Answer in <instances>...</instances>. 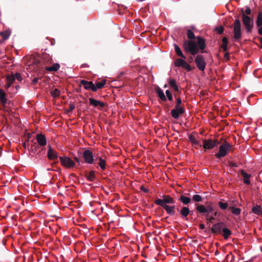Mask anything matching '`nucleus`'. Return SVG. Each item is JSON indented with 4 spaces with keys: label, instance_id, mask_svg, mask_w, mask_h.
Instances as JSON below:
<instances>
[{
    "label": "nucleus",
    "instance_id": "27",
    "mask_svg": "<svg viewBox=\"0 0 262 262\" xmlns=\"http://www.w3.org/2000/svg\"><path fill=\"white\" fill-rule=\"evenodd\" d=\"M224 239H228L229 236L231 235V231L228 228H226L225 226L223 228L222 233H221Z\"/></svg>",
    "mask_w": 262,
    "mask_h": 262
},
{
    "label": "nucleus",
    "instance_id": "21",
    "mask_svg": "<svg viewBox=\"0 0 262 262\" xmlns=\"http://www.w3.org/2000/svg\"><path fill=\"white\" fill-rule=\"evenodd\" d=\"M98 162H95V164L98 165L100 166L101 170H104L106 168V162L104 159H103L101 157L97 158Z\"/></svg>",
    "mask_w": 262,
    "mask_h": 262
},
{
    "label": "nucleus",
    "instance_id": "55",
    "mask_svg": "<svg viewBox=\"0 0 262 262\" xmlns=\"http://www.w3.org/2000/svg\"><path fill=\"white\" fill-rule=\"evenodd\" d=\"M207 213L211 212L213 210V208L211 206H207L206 207Z\"/></svg>",
    "mask_w": 262,
    "mask_h": 262
},
{
    "label": "nucleus",
    "instance_id": "2",
    "mask_svg": "<svg viewBox=\"0 0 262 262\" xmlns=\"http://www.w3.org/2000/svg\"><path fill=\"white\" fill-rule=\"evenodd\" d=\"M241 17L246 33H251L253 27V17L244 14L243 9L241 10Z\"/></svg>",
    "mask_w": 262,
    "mask_h": 262
},
{
    "label": "nucleus",
    "instance_id": "63",
    "mask_svg": "<svg viewBox=\"0 0 262 262\" xmlns=\"http://www.w3.org/2000/svg\"><path fill=\"white\" fill-rule=\"evenodd\" d=\"M244 183L247 184V185H249L250 184V181L249 180V179H245L244 180Z\"/></svg>",
    "mask_w": 262,
    "mask_h": 262
},
{
    "label": "nucleus",
    "instance_id": "25",
    "mask_svg": "<svg viewBox=\"0 0 262 262\" xmlns=\"http://www.w3.org/2000/svg\"><path fill=\"white\" fill-rule=\"evenodd\" d=\"M173 47H174V51L176 52V54L178 56H180V57H181V58H182V59L183 58L186 59V57L183 54L180 48L177 44H175V43L173 45Z\"/></svg>",
    "mask_w": 262,
    "mask_h": 262
},
{
    "label": "nucleus",
    "instance_id": "64",
    "mask_svg": "<svg viewBox=\"0 0 262 262\" xmlns=\"http://www.w3.org/2000/svg\"><path fill=\"white\" fill-rule=\"evenodd\" d=\"M11 84H12L11 83L7 82V83L6 84L5 87L7 90V89H8L9 88H10L11 86Z\"/></svg>",
    "mask_w": 262,
    "mask_h": 262
},
{
    "label": "nucleus",
    "instance_id": "60",
    "mask_svg": "<svg viewBox=\"0 0 262 262\" xmlns=\"http://www.w3.org/2000/svg\"><path fill=\"white\" fill-rule=\"evenodd\" d=\"M193 56L192 55V56H190L188 58V62L191 63V62H192L193 61Z\"/></svg>",
    "mask_w": 262,
    "mask_h": 262
},
{
    "label": "nucleus",
    "instance_id": "54",
    "mask_svg": "<svg viewBox=\"0 0 262 262\" xmlns=\"http://www.w3.org/2000/svg\"><path fill=\"white\" fill-rule=\"evenodd\" d=\"M258 28V33L259 35L262 36V25L259 26H256Z\"/></svg>",
    "mask_w": 262,
    "mask_h": 262
},
{
    "label": "nucleus",
    "instance_id": "22",
    "mask_svg": "<svg viewBox=\"0 0 262 262\" xmlns=\"http://www.w3.org/2000/svg\"><path fill=\"white\" fill-rule=\"evenodd\" d=\"M166 211V212L170 215H173L175 214V206H168V205H164V206L162 207Z\"/></svg>",
    "mask_w": 262,
    "mask_h": 262
},
{
    "label": "nucleus",
    "instance_id": "59",
    "mask_svg": "<svg viewBox=\"0 0 262 262\" xmlns=\"http://www.w3.org/2000/svg\"><path fill=\"white\" fill-rule=\"evenodd\" d=\"M229 257H231V260H230V262H233L234 261V255H232V254H230V255H227V258H229Z\"/></svg>",
    "mask_w": 262,
    "mask_h": 262
},
{
    "label": "nucleus",
    "instance_id": "46",
    "mask_svg": "<svg viewBox=\"0 0 262 262\" xmlns=\"http://www.w3.org/2000/svg\"><path fill=\"white\" fill-rule=\"evenodd\" d=\"M214 30L217 31L219 34H222L224 31V28L222 26L216 27L215 28Z\"/></svg>",
    "mask_w": 262,
    "mask_h": 262
},
{
    "label": "nucleus",
    "instance_id": "36",
    "mask_svg": "<svg viewBox=\"0 0 262 262\" xmlns=\"http://www.w3.org/2000/svg\"><path fill=\"white\" fill-rule=\"evenodd\" d=\"M174 96L176 99L175 107H184L182 105V101L180 97H178L176 94H174Z\"/></svg>",
    "mask_w": 262,
    "mask_h": 262
},
{
    "label": "nucleus",
    "instance_id": "14",
    "mask_svg": "<svg viewBox=\"0 0 262 262\" xmlns=\"http://www.w3.org/2000/svg\"><path fill=\"white\" fill-rule=\"evenodd\" d=\"M89 100L91 105H92L95 107H97L99 110H101L106 105V103L95 100L92 98H90Z\"/></svg>",
    "mask_w": 262,
    "mask_h": 262
},
{
    "label": "nucleus",
    "instance_id": "7",
    "mask_svg": "<svg viewBox=\"0 0 262 262\" xmlns=\"http://www.w3.org/2000/svg\"><path fill=\"white\" fill-rule=\"evenodd\" d=\"M220 143L217 140L204 139L203 140V146L205 149H212Z\"/></svg>",
    "mask_w": 262,
    "mask_h": 262
},
{
    "label": "nucleus",
    "instance_id": "20",
    "mask_svg": "<svg viewBox=\"0 0 262 262\" xmlns=\"http://www.w3.org/2000/svg\"><path fill=\"white\" fill-rule=\"evenodd\" d=\"M42 60L44 64H51L52 62V58L51 56L46 53L43 54Z\"/></svg>",
    "mask_w": 262,
    "mask_h": 262
},
{
    "label": "nucleus",
    "instance_id": "32",
    "mask_svg": "<svg viewBox=\"0 0 262 262\" xmlns=\"http://www.w3.org/2000/svg\"><path fill=\"white\" fill-rule=\"evenodd\" d=\"M106 80L105 79H102L99 82H97L96 84H95V87L96 88V92L98 89H101L104 88V85L105 84Z\"/></svg>",
    "mask_w": 262,
    "mask_h": 262
},
{
    "label": "nucleus",
    "instance_id": "11",
    "mask_svg": "<svg viewBox=\"0 0 262 262\" xmlns=\"http://www.w3.org/2000/svg\"><path fill=\"white\" fill-rule=\"evenodd\" d=\"M224 226H225V223L222 222H220L212 225L210 229L212 232L214 234H221Z\"/></svg>",
    "mask_w": 262,
    "mask_h": 262
},
{
    "label": "nucleus",
    "instance_id": "33",
    "mask_svg": "<svg viewBox=\"0 0 262 262\" xmlns=\"http://www.w3.org/2000/svg\"><path fill=\"white\" fill-rule=\"evenodd\" d=\"M223 43L221 46V48L223 49V51L226 52L228 50V41L227 37H224L222 38Z\"/></svg>",
    "mask_w": 262,
    "mask_h": 262
},
{
    "label": "nucleus",
    "instance_id": "40",
    "mask_svg": "<svg viewBox=\"0 0 262 262\" xmlns=\"http://www.w3.org/2000/svg\"><path fill=\"white\" fill-rule=\"evenodd\" d=\"M51 94L53 97L56 98L59 96L60 92L58 89H55L51 92Z\"/></svg>",
    "mask_w": 262,
    "mask_h": 262
},
{
    "label": "nucleus",
    "instance_id": "9",
    "mask_svg": "<svg viewBox=\"0 0 262 262\" xmlns=\"http://www.w3.org/2000/svg\"><path fill=\"white\" fill-rule=\"evenodd\" d=\"M194 61L197 68L200 71H204L206 67V63L203 56L201 54L197 55Z\"/></svg>",
    "mask_w": 262,
    "mask_h": 262
},
{
    "label": "nucleus",
    "instance_id": "56",
    "mask_svg": "<svg viewBox=\"0 0 262 262\" xmlns=\"http://www.w3.org/2000/svg\"><path fill=\"white\" fill-rule=\"evenodd\" d=\"M140 190L144 191V192H148L149 190L146 188L144 187V186L142 185L140 187Z\"/></svg>",
    "mask_w": 262,
    "mask_h": 262
},
{
    "label": "nucleus",
    "instance_id": "3",
    "mask_svg": "<svg viewBox=\"0 0 262 262\" xmlns=\"http://www.w3.org/2000/svg\"><path fill=\"white\" fill-rule=\"evenodd\" d=\"M230 145L227 141H225L224 143L220 146L219 151L214 155L216 158L221 159V158L226 156L231 148Z\"/></svg>",
    "mask_w": 262,
    "mask_h": 262
},
{
    "label": "nucleus",
    "instance_id": "48",
    "mask_svg": "<svg viewBox=\"0 0 262 262\" xmlns=\"http://www.w3.org/2000/svg\"><path fill=\"white\" fill-rule=\"evenodd\" d=\"M206 219L208 221L207 224L209 225V226H210L209 223H212L213 221L215 220V218L214 216H209L208 214H207Z\"/></svg>",
    "mask_w": 262,
    "mask_h": 262
},
{
    "label": "nucleus",
    "instance_id": "49",
    "mask_svg": "<svg viewBox=\"0 0 262 262\" xmlns=\"http://www.w3.org/2000/svg\"><path fill=\"white\" fill-rule=\"evenodd\" d=\"M5 98H6V93L3 89H0V101Z\"/></svg>",
    "mask_w": 262,
    "mask_h": 262
},
{
    "label": "nucleus",
    "instance_id": "57",
    "mask_svg": "<svg viewBox=\"0 0 262 262\" xmlns=\"http://www.w3.org/2000/svg\"><path fill=\"white\" fill-rule=\"evenodd\" d=\"M259 41L260 43V45L257 44L258 47H259L260 49H262V37H258Z\"/></svg>",
    "mask_w": 262,
    "mask_h": 262
},
{
    "label": "nucleus",
    "instance_id": "42",
    "mask_svg": "<svg viewBox=\"0 0 262 262\" xmlns=\"http://www.w3.org/2000/svg\"><path fill=\"white\" fill-rule=\"evenodd\" d=\"M192 199L195 202H200L203 201L202 197L199 194H195L193 195Z\"/></svg>",
    "mask_w": 262,
    "mask_h": 262
},
{
    "label": "nucleus",
    "instance_id": "53",
    "mask_svg": "<svg viewBox=\"0 0 262 262\" xmlns=\"http://www.w3.org/2000/svg\"><path fill=\"white\" fill-rule=\"evenodd\" d=\"M228 165L231 167H236L238 166L237 164L236 163H234L231 161L228 162Z\"/></svg>",
    "mask_w": 262,
    "mask_h": 262
},
{
    "label": "nucleus",
    "instance_id": "12",
    "mask_svg": "<svg viewBox=\"0 0 262 262\" xmlns=\"http://www.w3.org/2000/svg\"><path fill=\"white\" fill-rule=\"evenodd\" d=\"M80 85H83L84 89L86 90H91L93 92H96L95 84L92 81H88L85 80H81L80 81Z\"/></svg>",
    "mask_w": 262,
    "mask_h": 262
},
{
    "label": "nucleus",
    "instance_id": "50",
    "mask_svg": "<svg viewBox=\"0 0 262 262\" xmlns=\"http://www.w3.org/2000/svg\"><path fill=\"white\" fill-rule=\"evenodd\" d=\"M14 77H15V80L17 79L19 81H21L23 79L21 74L19 73H15L14 75Z\"/></svg>",
    "mask_w": 262,
    "mask_h": 262
},
{
    "label": "nucleus",
    "instance_id": "26",
    "mask_svg": "<svg viewBox=\"0 0 262 262\" xmlns=\"http://www.w3.org/2000/svg\"><path fill=\"white\" fill-rule=\"evenodd\" d=\"M168 83H169L170 86L173 89L174 91H176L177 92L179 91V87L176 83V81L175 79H169L168 80Z\"/></svg>",
    "mask_w": 262,
    "mask_h": 262
},
{
    "label": "nucleus",
    "instance_id": "45",
    "mask_svg": "<svg viewBox=\"0 0 262 262\" xmlns=\"http://www.w3.org/2000/svg\"><path fill=\"white\" fill-rule=\"evenodd\" d=\"M240 172L241 175L244 178V180L249 179L251 177L250 174L246 173L243 169L241 170Z\"/></svg>",
    "mask_w": 262,
    "mask_h": 262
},
{
    "label": "nucleus",
    "instance_id": "61",
    "mask_svg": "<svg viewBox=\"0 0 262 262\" xmlns=\"http://www.w3.org/2000/svg\"><path fill=\"white\" fill-rule=\"evenodd\" d=\"M224 58L227 60H229L230 58V56L228 53H226L224 55Z\"/></svg>",
    "mask_w": 262,
    "mask_h": 262
},
{
    "label": "nucleus",
    "instance_id": "41",
    "mask_svg": "<svg viewBox=\"0 0 262 262\" xmlns=\"http://www.w3.org/2000/svg\"><path fill=\"white\" fill-rule=\"evenodd\" d=\"M187 36L190 40H192L195 38V36L193 32L189 29L187 31Z\"/></svg>",
    "mask_w": 262,
    "mask_h": 262
},
{
    "label": "nucleus",
    "instance_id": "4",
    "mask_svg": "<svg viewBox=\"0 0 262 262\" xmlns=\"http://www.w3.org/2000/svg\"><path fill=\"white\" fill-rule=\"evenodd\" d=\"M233 37L235 41H239L242 38V24L238 17L234 21Z\"/></svg>",
    "mask_w": 262,
    "mask_h": 262
},
{
    "label": "nucleus",
    "instance_id": "17",
    "mask_svg": "<svg viewBox=\"0 0 262 262\" xmlns=\"http://www.w3.org/2000/svg\"><path fill=\"white\" fill-rule=\"evenodd\" d=\"M191 211L187 207H182L180 210V213L182 219L184 220L188 221V215L190 214Z\"/></svg>",
    "mask_w": 262,
    "mask_h": 262
},
{
    "label": "nucleus",
    "instance_id": "24",
    "mask_svg": "<svg viewBox=\"0 0 262 262\" xmlns=\"http://www.w3.org/2000/svg\"><path fill=\"white\" fill-rule=\"evenodd\" d=\"M252 212L257 215L262 216V208L260 206L256 205L252 208Z\"/></svg>",
    "mask_w": 262,
    "mask_h": 262
},
{
    "label": "nucleus",
    "instance_id": "51",
    "mask_svg": "<svg viewBox=\"0 0 262 262\" xmlns=\"http://www.w3.org/2000/svg\"><path fill=\"white\" fill-rule=\"evenodd\" d=\"M244 14L247 15V16H249L251 14V10L250 7H247L245 11H244Z\"/></svg>",
    "mask_w": 262,
    "mask_h": 262
},
{
    "label": "nucleus",
    "instance_id": "28",
    "mask_svg": "<svg viewBox=\"0 0 262 262\" xmlns=\"http://www.w3.org/2000/svg\"><path fill=\"white\" fill-rule=\"evenodd\" d=\"M60 68L59 64L56 63L53 64L51 67H46V70L49 72H56L59 70Z\"/></svg>",
    "mask_w": 262,
    "mask_h": 262
},
{
    "label": "nucleus",
    "instance_id": "5",
    "mask_svg": "<svg viewBox=\"0 0 262 262\" xmlns=\"http://www.w3.org/2000/svg\"><path fill=\"white\" fill-rule=\"evenodd\" d=\"M155 203L161 207L167 205V204H174V200L169 195H163L162 199H157L155 201Z\"/></svg>",
    "mask_w": 262,
    "mask_h": 262
},
{
    "label": "nucleus",
    "instance_id": "35",
    "mask_svg": "<svg viewBox=\"0 0 262 262\" xmlns=\"http://www.w3.org/2000/svg\"><path fill=\"white\" fill-rule=\"evenodd\" d=\"M256 26H262V12H259L255 21Z\"/></svg>",
    "mask_w": 262,
    "mask_h": 262
},
{
    "label": "nucleus",
    "instance_id": "10",
    "mask_svg": "<svg viewBox=\"0 0 262 262\" xmlns=\"http://www.w3.org/2000/svg\"><path fill=\"white\" fill-rule=\"evenodd\" d=\"M185 59L178 58L174 62V65L176 67H182L183 68L187 70V71H190L192 70L191 66L185 61Z\"/></svg>",
    "mask_w": 262,
    "mask_h": 262
},
{
    "label": "nucleus",
    "instance_id": "38",
    "mask_svg": "<svg viewBox=\"0 0 262 262\" xmlns=\"http://www.w3.org/2000/svg\"><path fill=\"white\" fill-rule=\"evenodd\" d=\"M232 213L235 215H239L241 213V210L240 208H234V207H231L229 208Z\"/></svg>",
    "mask_w": 262,
    "mask_h": 262
},
{
    "label": "nucleus",
    "instance_id": "47",
    "mask_svg": "<svg viewBox=\"0 0 262 262\" xmlns=\"http://www.w3.org/2000/svg\"><path fill=\"white\" fill-rule=\"evenodd\" d=\"M165 94L167 97V99H168L170 101L173 100L172 95L169 90H166Z\"/></svg>",
    "mask_w": 262,
    "mask_h": 262
},
{
    "label": "nucleus",
    "instance_id": "37",
    "mask_svg": "<svg viewBox=\"0 0 262 262\" xmlns=\"http://www.w3.org/2000/svg\"><path fill=\"white\" fill-rule=\"evenodd\" d=\"M7 101H8V99L7 98L4 99V100H2L0 101L2 103V109H3V111H4L5 112H8V109L7 106Z\"/></svg>",
    "mask_w": 262,
    "mask_h": 262
},
{
    "label": "nucleus",
    "instance_id": "16",
    "mask_svg": "<svg viewBox=\"0 0 262 262\" xmlns=\"http://www.w3.org/2000/svg\"><path fill=\"white\" fill-rule=\"evenodd\" d=\"M197 40V46L199 48V50H200V52L203 53L205 52L204 49L206 47L205 40L200 36H197L196 37Z\"/></svg>",
    "mask_w": 262,
    "mask_h": 262
},
{
    "label": "nucleus",
    "instance_id": "44",
    "mask_svg": "<svg viewBox=\"0 0 262 262\" xmlns=\"http://www.w3.org/2000/svg\"><path fill=\"white\" fill-rule=\"evenodd\" d=\"M218 205L222 210H225L228 208V204L227 203H223L222 202H219L218 203Z\"/></svg>",
    "mask_w": 262,
    "mask_h": 262
},
{
    "label": "nucleus",
    "instance_id": "34",
    "mask_svg": "<svg viewBox=\"0 0 262 262\" xmlns=\"http://www.w3.org/2000/svg\"><path fill=\"white\" fill-rule=\"evenodd\" d=\"M188 138L191 143H192L194 145H199L200 146H201V145L200 142L196 140L194 136H193L192 135H189Z\"/></svg>",
    "mask_w": 262,
    "mask_h": 262
},
{
    "label": "nucleus",
    "instance_id": "15",
    "mask_svg": "<svg viewBox=\"0 0 262 262\" xmlns=\"http://www.w3.org/2000/svg\"><path fill=\"white\" fill-rule=\"evenodd\" d=\"M48 150L47 154V157L50 160H55L58 158L57 152L53 149L50 145H48Z\"/></svg>",
    "mask_w": 262,
    "mask_h": 262
},
{
    "label": "nucleus",
    "instance_id": "18",
    "mask_svg": "<svg viewBox=\"0 0 262 262\" xmlns=\"http://www.w3.org/2000/svg\"><path fill=\"white\" fill-rule=\"evenodd\" d=\"M36 140L38 144L40 146H43L47 144L46 138L45 136L42 134H39L37 135Z\"/></svg>",
    "mask_w": 262,
    "mask_h": 262
},
{
    "label": "nucleus",
    "instance_id": "29",
    "mask_svg": "<svg viewBox=\"0 0 262 262\" xmlns=\"http://www.w3.org/2000/svg\"><path fill=\"white\" fill-rule=\"evenodd\" d=\"M0 35L3 37V40L0 41L2 43L4 40H7L10 35V32L8 30L0 32Z\"/></svg>",
    "mask_w": 262,
    "mask_h": 262
},
{
    "label": "nucleus",
    "instance_id": "39",
    "mask_svg": "<svg viewBox=\"0 0 262 262\" xmlns=\"http://www.w3.org/2000/svg\"><path fill=\"white\" fill-rule=\"evenodd\" d=\"M31 142L32 143L31 148H30V151L34 154H35L37 152V148H38V145H37L36 142H34L33 140H31Z\"/></svg>",
    "mask_w": 262,
    "mask_h": 262
},
{
    "label": "nucleus",
    "instance_id": "13",
    "mask_svg": "<svg viewBox=\"0 0 262 262\" xmlns=\"http://www.w3.org/2000/svg\"><path fill=\"white\" fill-rule=\"evenodd\" d=\"M185 113L184 107H174L171 111V116L176 119L179 118L180 115L183 114Z\"/></svg>",
    "mask_w": 262,
    "mask_h": 262
},
{
    "label": "nucleus",
    "instance_id": "31",
    "mask_svg": "<svg viewBox=\"0 0 262 262\" xmlns=\"http://www.w3.org/2000/svg\"><path fill=\"white\" fill-rule=\"evenodd\" d=\"M85 177L88 181L93 182L95 179V171L91 170L89 173H86Z\"/></svg>",
    "mask_w": 262,
    "mask_h": 262
},
{
    "label": "nucleus",
    "instance_id": "6",
    "mask_svg": "<svg viewBox=\"0 0 262 262\" xmlns=\"http://www.w3.org/2000/svg\"><path fill=\"white\" fill-rule=\"evenodd\" d=\"M61 165L67 168H71L75 166V163L68 157H59Z\"/></svg>",
    "mask_w": 262,
    "mask_h": 262
},
{
    "label": "nucleus",
    "instance_id": "30",
    "mask_svg": "<svg viewBox=\"0 0 262 262\" xmlns=\"http://www.w3.org/2000/svg\"><path fill=\"white\" fill-rule=\"evenodd\" d=\"M179 200L185 205H188L191 202L190 198L187 197L183 194H182L180 196Z\"/></svg>",
    "mask_w": 262,
    "mask_h": 262
},
{
    "label": "nucleus",
    "instance_id": "8",
    "mask_svg": "<svg viewBox=\"0 0 262 262\" xmlns=\"http://www.w3.org/2000/svg\"><path fill=\"white\" fill-rule=\"evenodd\" d=\"M82 157L84 159V162L88 164H92L94 161H97V158H95L92 152L89 149L85 150L83 152Z\"/></svg>",
    "mask_w": 262,
    "mask_h": 262
},
{
    "label": "nucleus",
    "instance_id": "62",
    "mask_svg": "<svg viewBox=\"0 0 262 262\" xmlns=\"http://www.w3.org/2000/svg\"><path fill=\"white\" fill-rule=\"evenodd\" d=\"M74 159L78 163V165H79L80 164V163L81 162V161L79 159V158L75 157H74Z\"/></svg>",
    "mask_w": 262,
    "mask_h": 262
},
{
    "label": "nucleus",
    "instance_id": "19",
    "mask_svg": "<svg viewBox=\"0 0 262 262\" xmlns=\"http://www.w3.org/2000/svg\"><path fill=\"white\" fill-rule=\"evenodd\" d=\"M155 92L157 94L159 98L163 101H167V98L164 95V93L162 90L159 86H157L155 89Z\"/></svg>",
    "mask_w": 262,
    "mask_h": 262
},
{
    "label": "nucleus",
    "instance_id": "58",
    "mask_svg": "<svg viewBox=\"0 0 262 262\" xmlns=\"http://www.w3.org/2000/svg\"><path fill=\"white\" fill-rule=\"evenodd\" d=\"M38 79H39L38 78H36V77L34 78L32 80V84H35L36 83H37L38 82Z\"/></svg>",
    "mask_w": 262,
    "mask_h": 262
},
{
    "label": "nucleus",
    "instance_id": "43",
    "mask_svg": "<svg viewBox=\"0 0 262 262\" xmlns=\"http://www.w3.org/2000/svg\"><path fill=\"white\" fill-rule=\"evenodd\" d=\"M7 81L8 82L12 84L14 80H15V77H14V75H8L6 77Z\"/></svg>",
    "mask_w": 262,
    "mask_h": 262
},
{
    "label": "nucleus",
    "instance_id": "23",
    "mask_svg": "<svg viewBox=\"0 0 262 262\" xmlns=\"http://www.w3.org/2000/svg\"><path fill=\"white\" fill-rule=\"evenodd\" d=\"M196 210L200 213L203 214L207 213L206 207L203 205L199 204H195Z\"/></svg>",
    "mask_w": 262,
    "mask_h": 262
},
{
    "label": "nucleus",
    "instance_id": "1",
    "mask_svg": "<svg viewBox=\"0 0 262 262\" xmlns=\"http://www.w3.org/2000/svg\"><path fill=\"white\" fill-rule=\"evenodd\" d=\"M182 47L185 53H190L194 56L199 53V48L195 41L185 40L182 45Z\"/></svg>",
    "mask_w": 262,
    "mask_h": 262
},
{
    "label": "nucleus",
    "instance_id": "52",
    "mask_svg": "<svg viewBox=\"0 0 262 262\" xmlns=\"http://www.w3.org/2000/svg\"><path fill=\"white\" fill-rule=\"evenodd\" d=\"M75 107V106L74 104L70 103L69 106V110L68 111V112H72L74 110Z\"/></svg>",
    "mask_w": 262,
    "mask_h": 262
}]
</instances>
